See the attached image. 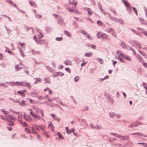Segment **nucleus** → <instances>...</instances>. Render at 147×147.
Instances as JSON below:
<instances>
[{"label":"nucleus","mask_w":147,"mask_h":147,"mask_svg":"<svg viewBox=\"0 0 147 147\" xmlns=\"http://www.w3.org/2000/svg\"><path fill=\"white\" fill-rule=\"evenodd\" d=\"M30 114L31 115L32 117L36 121L38 120H40L42 121H45V120L39 115H37L35 114V113L31 111L30 112Z\"/></svg>","instance_id":"f257e3e1"},{"label":"nucleus","mask_w":147,"mask_h":147,"mask_svg":"<svg viewBox=\"0 0 147 147\" xmlns=\"http://www.w3.org/2000/svg\"><path fill=\"white\" fill-rule=\"evenodd\" d=\"M33 109L35 111V114L37 115H40L42 117H44V113L43 111L39 109L36 106H33Z\"/></svg>","instance_id":"f03ea898"},{"label":"nucleus","mask_w":147,"mask_h":147,"mask_svg":"<svg viewBox=\"0 0 147 147\" xmlns=\"http://www.w3.org/2000/svg\"><path fill=\"white\" fill-rule=\"evenodd\" d=\"M53 15L56 18L57 20L58 23L61 25H65V24L63 22V20L60 16L57 14H54Z\"/></svg>","instance_id":"7ed1b4c3"},{"label":"nucleus","mask_w":147,"mask_h":147,"mask_svg":"<svg viewBox=\"0 0 147 147\" xmlns=\"http://www.w3.org/2000/svg\"><path fill=\"white\" fill-rule=\"evenodd\" d=\"M26 86L29 89H30L31 88V86L29 83L25 82H23L22 86L24 87Z\"/></svg>","instance_id":"20e7f679"},{"label":"nucleus","mask_w":147,"mask_h":147,"mask_svg":"<svg viewBox=\"0 0 147 147\" xmlns=\"http://www.w3.org/2000/svg\"><path fill=\"white\" fill-rule=\"evenodd\" d=\"M120 55L122 57L125 58L127 60H128L130 61H131V59L128 56L125 55L122 53H120Z\"/></svg>","instance_id":"39448f33"},{"label":"nucleus","mask_w":147,"mask_h":147,"mask_svg":"<svg viewBox=\"0 0 147 147\" xmlns=\"http://www.w3.org/2000/svg\"><path fill=\"white\" fill-rule=\"evenodd\" d=\"M24 117L26 120L29 121L30 122H32L33 121V120L30 117L29 115H25Z\"/></svg>","instance_id":"423d86ee"},{"label":"nucleus","mask_w":147,"mask_h":147,"mask_svg":"<svg viewBox=\"0 0 147 147\" xmlns=\"http://www.w3.org/2000/svg\"><path fill=\"white\" fill-rule=\"evenodd\" d=\"M37 42L39 44L42 45V44H46L47 43V42L45 40L39 39Z\"/></svg>","instance_id":"0eeeda50"},{"label":"nucleus","mask_w":147,"mask_h":147,"mask_svg":"<svg viewBox=\"0 0 147 147\" xmlns=\"http://www.w3.org/2000/svg\"><path fill=\"white\" fill-rule=\"evenodd\" d=\"M15 69L17 71H19L20 70L22 69H27L26 67H20L18 65H16L15 67Z\"/></svg>","instance_id":"6e6552de"},{"label":"nucleus","mask_w":147,"mask_h":147,"mask_svg":"<svg viewBox=\"0 0 147 147\" xmlns=\"http://www.w3.org/2000/svg\"><path fill=\"white\" fill-rule=\"evenodd\" d=\"M30 94L31 95V96L32 97H36L38 98L39 96L37 93L34 92H30Z\"/></svg>","instance_id":"1a4fd4ad"},{"label":"nucleus","mask_w":147,"mask_h":147,"mask_svg":"<svg viewBox=\"0 0 147 147\" xmlns=\"http://www.w3.org/2000/svg\"><path fill=\"white\" fill-rule=\"evenodd\" d=\"M69 3L71 5H74V6L76 5L77 4V2L73 0H69Z\"/></svg>","instance_id":"9d476101"},{"label":"nucleus","mask_w":147,"mask_h":147,"mask_svg":"<svg viewBox=\"0 0 147 147\" xmlns=\"http://www.w3.org/2000/svg\"><path fill=\"white\" fill-rule=\"evenodd\" d=\"M122 141H124L126 140H127L129 141V137L127 135H125L123 136Z\"/></svg>","instance_id":"9b49d317"},{"label":"nucleus","mask_w":147,"mask_h":147,"mask_svg":"<svg viewBox=\"0 0 147 147\" xmlns=\"http://www.w3.org/2000/svg\"><path fill=\"white\" fill-rule=\"evenodd\" d=\"M127 12L129 13H131L132 11L131 6L130 5H129L128 6H127Z\"/></svg>","instance_id":"f8f14e48"},{"label":"nucleus","mask_w":147,"mask_h":147,"mask_svg":"<svg viewBox=\"0 0 147 147\" xmlns=\"http://www.w3.org/2000/svg\"><path fill=\"white\" fill-rule=\"evenodd\" d=\"M77 9V8H76V7H75V8H73V9H72V8L70 9H69V10L70 12H72V11H73L75 13H78L80 14V12H78V11L76 10Z\"/></svg>","instance_id":"ddd939ff"},{"label":"nucleus","mask_w":147,"mask_h":147,"mask_svg":"<svg viewBox=\"0 0 147 147\" xmlns=\"http://www.w3.org/2000/svg\"><path fill=\"white\" fill-rule=\"evenodd\" d=\"M23 82L22 81V82H15V85L17 86H22V85L23 84Z\"/></svg>","instance_id":"4468645a"},{"label":"nucleus","mask_w":147,"mask_h":147,"mask_svg":"<svg viewBox=\"0 0 147 147\" xmlns=\"http://www.w3.org/2000/svg\"><path fill=\"white\" fill-rule=\"evenodd\" d=\"M6 118H7V119H9L11 120H15L14 118L12 117L11 116H10L8 114L6 115Z\"/></svg>","instance_id":"2eb2a0df"},{"label":"nucleus","mask_w":147,"mask_h":147,"mask_svg":"<svg viewBox=\"0 0 147 147\" xmlns=\"http://www.w3.org/2000/svg\"><path fill=\"white\" fill-rule=\"evenodd\" d=\"M29 126H27V127L25 128V131L27 133L29 134H31V131L29 129Z\"/></svg>","instance_id":"dca6fc26"},{"label":"nucleus","mask_w":147,"mask_h":147,"mask_svg":"<svg viewBox=\"0 0 147 147\" xmlns=\"http://www.w3.org/2000/svg\"><path fill=\"white\" fill-rule=\"evenodd\" d=\"M121 45L122 47L123 48L126 49V46H127V45H126L124 42L121 41Z\"/></svg>","instance_id":"f3484780"},{"label":"nucleus","mask_w":147,"mask_h":147,"mask_svg":"<svg viewBox=\"0 0 147 147\" xmlns=\"http://www.w3.org/2000/svg\"><path fill=\"white\" fill-rule=\"evenodd\" d=\"M84 55L86 57H91L92 55V53L91 52L86 53H85Z\"/></svg>","instance_id":"a211bd4d"},{"label":"nucleus","mask_w":147,"mask_h":147,"mask_svg":"<svg viewBox=\"0 0 147 147\" xmlns=\"http://www.w3.org/2000/svg\"><path fill=\"white\" fill-rule=\"evenodd\" d=\"M139 21L141 22V23L143 24H146V22L143 18H140L139 19Z\"/></svg>","instance_id":"6ab92c4d"},{"label":"nucleus","mask_w":147,"mask_h":147,"mask_svg":"<svg viewBox=\"0 0 147 147\" xmlns=\"http://www.w3.org/2000/svg\"><path fill=\"white\" fill-rule=\"evenodd\" d=\"M108 101H109V103H111L112 104H113L114 102L113 100V99L111 98V97L110 96L109 97V98H108L107 99Z\"/></svg>","instance_id":"aec40b11"},{"label":"nucleus","mask_w":147,"mask_h":147,"mask_svg":"<svg viewBox=\"0 0 147 147\" xmlns=\"http://www.w3.org/2000/svg\"><path fill=\"white\" fill-rule=\"evenodd\" d=\"M133 123L134 127H136L141 124L140 123H139L137 121H135Z\"/></svg>","instance_id":"412c9836"},{"label":"nucleus","mask_w":147,"mask_h":147,"mask_svg":"<svg viewBox=\"0 0 147 147\" xmlns=\"http://www.w3.org/2000/svg\"><path fill=\"white\" fill-rule=\"evenodd\" d=\"M118 59L121 62H123V63H125V61H124V59L122 58L119 55H118L117 57Z\"/></svg>","instance_id":"4be33fe9"},{"label":"nucleus","mask_w":147,"mask_h":147,"mask_svg":"<svg viewBox=\"0 0 147 147\" xmlns=\"http://www.w3.org/2000/svg\"><path fill=\"white\" fill-rule=\"evenodd\" d=\"M86 36L89 39L93 40L94 39L93 37L90 36L88 34H86Z\"/></svg>","instance_id":"5701e85b"},{"label":"nucleus","mask_w":147,"mask_h":147,"mask_svg":"<svg viewBox=\"0 0 147 147\" xmlns=\"http://www.w3.org/2000/svg\"><path fill=\"white\" fill-rule=\"evenodd\" d=\"M45 97L47 98V99L50 102H52L53 101V98H52L51 99L48 96V95H46L45 96Z\"/></svg>","instance_id":"b1692460"},{"label":"nucleus","mask_w":147,"mask_h":147,"mask_svg":"<svg viewBox=\"0 0 147 147\" xmlns=\"http://www.w3.org/2000/svg\"><path fill=\"white\" fill-rule=\"evenodd\" d=\"M39 126L40 128L42 130L43 133L45 131V129H46V127L45 126H43L42 127L40 125H39Z\"/></svg>","instance_id":"393cba45"},{"label":"nucleus","mask_w":147,"mask_h":147,"mask_svg":"<svg viewBox=\"0 0 147 147\" xmlns=\"http://www.w3.org/2000/svg\"><path fill=\"white\" fill-rule=\"evenodd\" d=\"M123 3H124L126 7L130 5L128 2L127 0H123Z\"/></svg>","instance_id":"a878e982"},{"label":"nucleus","mask_w":147,"mask_h":147,"mask_svg":"<svg viewBox=\"0 0 147 147\" xmlns=\"http://www.w3.org/2000/svg\"><path fill=\"white\" fill-rule=\"evenodd\" d=\"M17 93L21 94L24 97L25 96V94L24 93V92H22V91H18L17 92Z\"/></svg>","instance_id":"bb28decb"},{"label":"nucleus","mask_w":147,"mask_h":147,"mask_svg":"<svg viewBox=\"0 0 147 147\" xmlns=\"http://www.w3.org/2000/svg\"><path fill=\"white\" fill-rule=\"evenodd\" d=\"M31 129V132L32 133H34L35 134H37L36 132V130L35 128L34 127H32Z\"/></svg>","instance_id":"cd10ccee"},{"label":"nucleus","mask_w":147,"mask_h":147,"mask_svg":"<svg viewBox=\"0 0 147 147\" xmlns=\"http://www.w3.org/2000/svg\"><path fill=\"white\" fill-rule=\"evenodd\" d=\"M30 4L34 7H36V4L33 1H31L30 2Z\"/></svg>","instance_id":"c85d7f7f"},{"label":"nucleus","mask_w":147,"mask_h":147,"mask_svg":"<svg viewBox=\"0 0 147 147\" xmlns=\"http://www.w3.org/2000/svg\"><path fill=\"white\" fill-rule=\"evenodd\" d=\"M108 15L109 17L111 19L113 20H114L116 19V18H114L113 17L111 16V14L109 13H108Z\"/></svg>","instance_id":"c756f323"},{"label":"nucleus","mask_w":147,"mask_h":147,"mask_svg":"<svg viewBox=\"0 0 147 147\" xmlns=\"http://www.w3.org/2000/svg\"><path fill=\"white\" fill-rule=\"evenodd\" d=\"M115 113H114L113 112V113H109V115L110 117L113 118V117L115 116Z\"/></svg>","instance_id":"7c9ffc66"},{"label":"nucleus","mask_w":147,"mask_h":147,"mask_svg":"<svg viewBox=\"0 0 147 147\" xmlns=\"http://www.w3.org/2000/svg\"><path fill=\"white\" fill-rule=\"evenodd\" d=\"M139 52L141 54L142 56H144L145 58H147V55L145 53H143L142 51H139Z\"/></svg>","instance_id":"2f4dec72"},{"label":"nucleus","mask_w":147,"mask_h":147,"mask_svg":"<svg viewBox=\"0 0 147 147\" xmlns=\"http://www.w3.org/2000/svg\"><path fill=\"white\" fill-rule=\"evenodd\" d=\"M64 32L65 34L67 35L68 36H69V37H70L71 36V34L68 31H65Z\"/></svg>","instance_id":"473e14b6"},{"label":"nucleus","mask_w":147,"mask_h":147,"mask_svg":"<svg viewBox=\"0 0 147 147\" xmlns=\"http://www.w3.org/2000/svg\"><path fill=\"white\" fill-rule=\"evenodd\" d=\"M138 144H141L145 147H147V144L145 142L138 143Z\"/></svg>","instance_id":"72a5a7b5"},{"label":"nucleus","mask_w":147,"mask_h":147,"mask_svg":"<svg viewBox=\"0 0 147 147\" xmlns=\"http://www.w3.org/2000/svg\"><path fill=\"white\" fill-rule=\"evenodd\" d=\"M137 135L139 136H142L144 137H147V136L145 134H142L140 133H138L137 134Z\"/></svg>","instance_id":"f704fd0d"},{"label":"nucleus","mask_w":147,"mask_h":147,"mask_svg":"<svg viewBox=\"0 0 147 147\" xmlns=\"http://www.w3.org/2000/svg\"><path fill=\"white\" fill-rule=\"evenodd\" d=\"M45 136L47 138L49 137V136L48 133L45 131L43 132Z\"/></svg>","instance_id":"c9c22d12"},{"label":"nucleus","mask_w":147,"mask_h":147,"mask_svg":"<svg viewBox=\"0 0 147 147\" xmlns=\"http://www.w3.org/2000/svg\"><path fill=\"white\" fill-rule=\"evenodd\" d=\"M35 15L36 17L38 18H40L42 17V16L41 15L37 14L36 13Z\"/></svg>","instance_id":"e433bc0d"},{"label":"nucleus","mask_w":147,"mask_h":147,"mask_svg":"<svg viewBox=\"0 0 147 147\" xmlns=\"http://www.w3.org/2000/svg\"><path fill=\"white\" fill-rule=\"evenodd\" d=\"M104 96L107 99L109 98L110 96L109 94L107 93H104Z\"/></svg>","instance_id":"4c0bfd02"},{"label":"nucleus","mask_w":147,"mask_h":147,"mask_svg":"<svg viewBox=\"0 0 147 147\" xmlns=\"http://www.w3.org/2000/svg\"><path fill=\"white\" fill-rule=\"evenodd\" d=\"M138 29L139 30V31L142 32V33H143L144 32V31H146L142 29V28H138Z\"/></svg>","instance_id":"58836bf2"},{"label":"nucleus","mask_w":147,"mask_h":147,"mask_svg":"<svg viewBox=\"0 0 147 147\" xmlns=\"http://www.w3.org/2000/svg\"><path fill=\"white\" fill-rule=\"evenodd\" d=\"M107 35L105 34H102V37L104 38H107Z\"/></svg>","instance_id":"ea45409f"},{"label":"nucleus","mask_w":147,"mask_h":147,"mask_svg":"<svg viewBox=\"0 0 147 147\" xmlns=\"http://www.w3.org/2000/svg\"><path fill=\"white\" fill-rule=\"evenodd\" d=\"M107 31L109 32H111L112 33L114 32V31L113 29L109 28L107 29Z\"/></svg>","instance_id":"a19ab883"},{"label":"nucleus","mask_w":147,"mask_h":147,"mask_svg":"<svg viewBox=\"0 0 147 147\" xmlns=\"http://www.w3.org/2000/svg\"><path fill=\"white\" fill-rule=\"evenodd\" d=\"M87 11H88V13L90 15H92V11L90 8H88L87 9Z\"/></svg>","instance_id":"79ce46f5"},{"label":"nucleus","mask_w":147,"mask_h":147,"mask_svg":"<svg viewBox=\"0 0 147 147\" xmlns=\"http://www.w3.org/2000/svg\"><path fill=\"white\" fill-rule=\"evenodd\" d=\"M63 39V38L62 37H57L56 38V40L58 41H61Z\"/></svg>","instance_id":"37998d69"},{"label":"nucleus","mask_w":147,"mask_h":147,"mask_svg":"<svg viewBox=\"0 0 147 147\" xmlns=\"http://www.w3.org/2000/svg\"><path fill=\"white\" fill-rule=\"evenodd\" d=\"M34 80H36V81L34 83V84H36L38 83V82L40 81V78H34Z\"/></svg>","instance_id":"c03bdc74"},{"label":"nucleus","mask_w":147,"mask_h":147,"mask_svg":"<svg viewBox=\"0 0 147 147\" xmlns=\"http://www.w3.org/2000/svg\"><path fill=\"white\" fill-rule=\"evenodd\" d=\"M45 80H46V81L45 82H48L49 83L50 81V78L48 77H46L44 78Z\"/></svg>","instance_id":"a18cd8bd"},{"label":"nucleus","mask_w":147,"mask_h":147,"mask_svg":"<svg viewBox=\"0 0 147 147\" xmlns=\"http://www.w3.org/2000/svg\"><path fill=\"white\" fill-rule=\"evenodd\" d=\"M9 84L11 86H14L15 85V82H11L9 83Z\"/></svg>","instance_id":"49530a36"},{"label":"nucleus","mask_w":147,"mask_h":147,"mask_svg":"<svg viewBox=\"0 0 147 147\" xmlns=\"http://www.w3.org/2000/svg\"><path fill=\"white\" fill-rule=\"evenodd\" d=\"M132 8L133 9V10L135 12L137 16L138 13H137V10L136 9L135 7H132Z\"/></svg>","instance_id":"de8ad7c7"},{"label":"nucleus","mask_w":147,"mask_h":147,"mask_svg":"<svg viewBox=\"0 0 147 147\" xmlns=\"http://www.w3.org/2000/svg\"><path fill=\"white\" fill-rule=\"evenodd\" d=\"M40 34L38 36L39 38V39H40L41 38L43 37V35L42 34H41V32H39Z\"/></svg>","instance_id":"09e8293b"},{"label":"nucleus","mask_w":147,"mask_h":147,"mask_svg":"<svg viewBox=\"0 0 147 147\" xmlns=\"http://www.w3.org/2000/svg\"><path fill=\"white\" fill-rule=\"evenodd\" d=\"M4 55L3 54L0 53V59L3 60V59Z\"/></svg>","instance_id":"8fccbe9b"},{"label":"nucleus","mask_w":147,"mask_h":147,"mask_svg":"<svg viewBox=\"0 0 147 147\" xmlns=\"http://www.w3.org/2000/svg\"><path fill=\"white\" fill-rule=\"evenodd\" d=\"M0 118L4 120H7V118H6V117H5L2 115H0Z\"/></svg>","instance_id":"3c124183"},{"label":"nucleus","mask_w":147,"mask_h":147,"mask_svg":"<svg viewBox=\"0 0 147 147\" xmlns=\"http://www.w3.org/2000/svg\"><path fill=\"white\" fill-rule=\"evenodd\" d=\"M126 49H127V50H131L132 49H133L132 48L128 46V45H127V46H126Z\"/></svg>","instance_id":"603ef678"},{"label":"nucleus","mask_w":147,"mask_h":147,"mask_svg":"<svg viewBox=\"0 0 147 147\" xmlns=\"http://www.w3.org/2000/svg\"><path fill=\"white\" fill-rule=\"evenodd\" d=\"M19 45H20L23 48L25 47V44L24 43H22L21 42H20L18 44Z\"/></svg>","instance_id":"864d4df0"},{"label":"nucleus","mask_w":147,"mask_h":147,"mask_svg":"<svg viewBox=\"0 0 147 147\" xmlns=\"http://www.w3.org/2000/svg\"><path fill=\"white\" fill-rule=\"evenodd\" d=\"M14 124V123L11 121H10L8 122V125L10 126H12Z\"/></svg>","instance_id":"5fc2aeb1"},{"label":"nucleus","mask_w":147,"mask_h":147,"mask_svg":"<svg viewBox=\"0 0 147 147\" xmlns=\"http://www.w3.org/2000/svg\"><path fill=\"white\" fill-rule=\"evenodd\" d=\"M25 101L24 100H22L20 102V104L22 106H24Z\"/></svg>","instance_id":"6e6d98bb"},{"label":"nucleus","mask_w":147,"mask_h":147,"mask_svg":"<svg viewBox=\"0 0 147 147\" xmlns=\"http://www.w3.org/2000/svg\"><path fill=\"white\" fill-rule=\"evenodd\" d=\"M57 135L59 136V137L61 138H63L62 136V135L61 134L59 133L58 132L57 134Z\"/></svg>","instance_id":"4d7b16f0"},{"label":"nucleus","mask_w":147,"mask_h":147,"mask_svg":"<svg viewBox=\"0 0 147 147\" xmlns=\"http://www.w3.org/2000/svg\"><path fill=\"white\" fill-rule=\"evenodd\" d=\"M38 98L40 99H45L46 97L45 96V97L44 96H39Z\"/></svg>","instance_id":"13d9d810"},{"label":"nucleus","mask_w":147,"mask_h":147,"mask_svg":"<svg viewBox=\"0 0 147 147\" xmlns=\"http://www.w3.org/2000/svg\"><path fill=\"white\" fill-rule=\"evenodd\" d=\"M70 63H71L69 60H67L65 62V63L66 65H69Z\"/></svg>","instance_id":"bf43d9fd"},{"label":"nucleus","mask_w":147,"mask_h":147,"mask_svg":"<svg viewBox=\"0 0 147 147\" xmlns=\"http://www.w3.org/2000/svg\"><path fill=\"white\" fill-rule=\"evenodd\" d=\"M79 79V76H77L75 78H74V80H75V82H77V81H78V80Z\"/></svg>","instance_id":"052dcab7"},{"label":"nucleus","mask_w":147,"mask_h":147,"mask_svg":"<svg viewBox=\"0 0 147 147\" xmlns=\"http://www.w3.org/2000/svg\"><path fill=\"white\" fill-rule=\"evenodd\" d=\"M96 36L98 38H100L101 37V34L100 32H98L97 33Z\"/></svg>","instance_id":"680f3d73"},{"label":"nucleus","mask_w":147,"mask_h":147,"mask_svg":"<svg viewBox=\"0 0 147 147\" xmlns=\"http://www.w3.org/2000/svg\"><path fill=\"white\" fill-rule=\"evenodd\" d=\"M22 126H23V127H26H26H27V126H29L28 125H27V124L26 123H25V122H23V123H22Z\"/></svg>","instance_id":"e2e57ef3"},{"label":"nucleus","mask_w":147,"mask_h":147,"mask_svg":"<svg viewBox=\"0 0 147 147\" xmlns=\"http://www.w3.org/2000/svg\"><path fill=\"white\" fill-rule=\"evenodd\" d=\"M112 134L116 137H119V134H117V133H112Z\"/></svg>","instance_id":"0e129e2a"},{"label":"nucleus","mask_w":147,"mask_h":147,"mask_svg":"<svg viewBox=\"0 0 147 147\" xmlns=\"http://www.w3.org/2000/svg\"><path fill=\"white\" fill-rule=\"evenodd\" d=\"M109 77V76H106L105 77L103 78H102V81L105 80L106 79H108Z\"/></svg>","instance_id":"69168bd1"},{"label":"nucleus","mask_w":147,"mask_h":147,"mask_svg":"<svg viewBox=\"0 0 147 147\" xmlns=\"http://www.w3.org/2000/svg\"><path fill=\"white\" fill-rule=\"evenodd\" d=\"M80 32H81V33H82V34H86V32L85 31H84V30H80Z\"/></svg>","instance_id":"338daca9"},{"label":"nucleus","mask_w":147,"mask_h":147,"mask_svg":"<svg viewBox=\"0 0 147 147\" xmlns=\"http://www.w3.org/2000/svg\"><path fill=\"white\" fill-rule=\"evenodd\" d=\"M119 21L120 24H124V22H123V20L121 19H119Z\"/></svg>","instance_id":"774afa93"}]
</instances>
